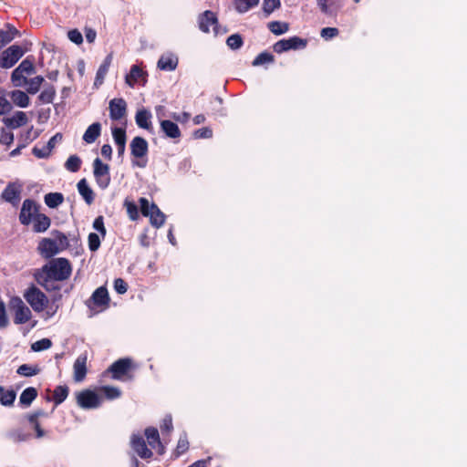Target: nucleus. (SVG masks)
I'll return each mask as SVG.
<instances>
[{"instance_id":"nucleus-1","label":"nucleus","mask_w":467,"mask_h":467,"mask_svg":"<svg viewBox=\"0 0 467 467\" xmlns=\"http://www.w3.org/2000/svg\"><path fill=\"white\" fill-rule=\"evenodd\" d=\"M72 273V267L69 261L66 258H54L47 262L39 269L35 278L36 282L47 290H53L54 281H65L69 278Z\"/></svg>"},{"instance_id":"nucleus-2","label":"nucleus","mask_w":467,"mask_h":467,"mask_svg":"<svg viewBox=\"0 0 467 467\" xmlns=\"http://www.w3.org/2000/svg\"><path fill=\"white\" fill-rule=\"evenodd\" d=\"M24 298L36 313H42L45 320L52 318L59 308V305L53 301L49 304L47 296L39 288L31 285L24 292Z\"/></svg>"},{"instance_id":"nucleus-3","label":"nucleus","mask_w":467,"mask_h":467,"mask_svg":"<svg viewBox=\"0 0 467 467\" xmlns=\"http://www.w3.org/2000/svg\"><path fill=\"white\" fill-rule=\"evenodd\" d=\"M36 68L32 61L24 59L11 74V81L14 87L22 88L27 83V76L35 73Z\"/></svg>"},{"instance_id":"nucleus-4","label":"nucleus","mask_w":467,"mask_h":467,"mask_svg":"<svg viewBox=\"0 0 467 467\" xmlns=\"http://www.w3.org/2000/svg\"><path fill=\"white\" fill-rule=\"evenodd\" d=\"M140 211L144 216L150 217V223L160 228L165 222V214L159 209L155 203H150L142 197L140 199Z\"/></svg>"},{"instance_id":"nucleus-5","label":"nucleus","mask_w":467,"mask_h":467,"mask_svg":"<svg viewBox=\"0 0 467 467\" xmlns=\"http://www.w3.org/2000/svg\"><path fill=\"white\" fill-rule=\"evenodd\" d=\"M9 307L14 313V322L16 324H25L32 317L30 308L18 296H14L10 299Z\"/></svg>"},{"instance_id":"nucleus-6","label":"nucleus","mask_w":467,"mask_h":467,"mask_svg":"<svg viewBox=\"0 0 467 467\" xmlns=\"http://www.w3.org/2000/svg\"><path fill=\"white\" fill-rule=\"evenodd\" d=\"M130 147L131 155L137 159V161H133V165H136L140 168L146 167L147 161H142L141 159L144 158L148 153L149 145L147 140L142 137L137 136L133 138Z\"/></svg>"},{"instance_id":"nucleus-7","label":"nucleus","mask_w":467,"mask_h":467,"mask_svg":"<svg viewBox=\"0 0 467 467\" xmlns=\"http://www.w3.org/2000/svg\"><path fill=\"white\" fill-rule=\"evenodd\" d=\"M78 405L84 410H92L99 408L103 399L95 391L85 389L78 392L76 395Z\"/></svg>"},{"instance_id":"nucleus-8","label":"nucleus","mask_w":467,"mask_h":467,"mask_svg":"<svg viewBox=\"0 0 467 467\" xmlns=\"http://www.w3.org/2000/svg\"><path fill=\"white\" fill-rule=\"evenodd\" d=\"M25 51L20 46L13 45L4 50L0 56V67H12L24 55Z\"/></svg>"},{"instance_id":"nucleus-9","label":"nucleus","mask_w":467,"mask_h":467,"mask_svg":"<svg viewBox=\"0 0 467 467\" xmlns=\"http://www.w3.org/2000/svg\"><path fill=\"white\" fill-rule=\"evenodd\" d=\"M94 177L99 188L106 189L110 182L109 167L97 158L93 162Z\"/></svg>"},{"instance_id":"nucleus-10","label":"nucleus","mask_w":467,"mask_h":467,"mask_svg":"<svg viewBox=\"0 0 467 467\" xmlns=\"http://www.w3.org/2000/svg\"><path fill=\"white\" fill-rule=\"evenodd\" d=\"M39 205L31 199L23 202L19 213V221L24 225H29L35 216L39 213Z\"/></svg>"},{"instance_id":"nucleus-11","label":"nucleus","mask_w":467,"mask_h":467,"mask_svg":"<svg viewBox=\"0 0 467 467\" xmlns=\"http://www.w3.org/2000/svg\"><path fill=\"white\" fill-rule=\"evenodd\" d=\"M109 294L108 290L100 286L97 288L94 293L92 294L91 298L88 302V306L94 312H99V310H97L96 308L104 309L109 306Z\"/></svg>"},{"instance_id":"nucleus-12","label":"nucleus","mask_w":467,"mask_h":467,"mask_svg":"<svg viewBox=\"0 0 467 467\" xmlns=\"http://www.w3.org/2000/svg\"><path fill=\"white\" fill-rule=\"evenodd\" d=\"M22 189L23 185L21 183L17 182H10L2 192L1 198L5 202H9L14 206H16L21 200Z\"/></svg>"},{"instance_id":"nucleus-13","label":"nucleus","mask_w":467,"mask_h":467,"mask_svg":"<svg viewBox=\"0 0 467 467\" xmlns=\"http://www.w3.org/2000/svg\"><path fill=\"white\" fill-rule=\"evenodd\" d=\"M109 110L112 120H120L127 116V103L121 98H115L109 102Z\"/></svg>"},{"instance_id":"nucleus-14","label":"nucleus","mask_w":467,"mask_h":467,"mask_svg":"<svg viewBox=\"0 0 467 467\" xmlns=\"http://www.w3.org/2000/svg\"><path fill=\"white\" fill-rule=\"evenodd\" d=\"M199 28L204 32L209 33L210 27L213 28V32L215 36L220 34L218 25H217V17L214 13L211 11H205L199 16Z\"/></svg>"},{"instance_id":"nucleus-15","label":"nucleus","mask_w":467,"mask_h":467,"mask_svg":"<svg viewBox=\"0 0 467 467\" xmlns=\"http://www.w3.org/2000/svg\"><path fill=\"white\" fill-rule=\"evenodd\" d=\"M306 41L298 37L293 36L288 39H282L277 41L274 45V50L276 53H282L290 49H296L299 47H304L306 46Z\"/></svg>"},{"instance_id":"nucleus-16","label":"nucleus","mask_w":467,"mask_h":467,"mask_svg":"<svg viewBox=\"0 0 467 467\" xmlns=\"http://www.w3.org/2000/svg\"><path fill=\"white\" fill-rule=\"evenodd\" d=\"M37 250L43 257L50 258L57 254L60 251V248L57 240L43 238L38 244Z\"/></svg>"},{"instance_id":"nucleus-17","label":"nucleus","mask_w":467,"mask_h":467,"mask_svg":"<svg viewBox=\"0 0 467 467\" xmlns=\"http://www.w3.org/2000/svg\"><path fill=\"white\" fill-rule=\"evenodd\" d=\"M131 447L134 451L142 459H149L152 452L147 448L144 439L138 434H133L130 440Z\"/></svg>"},{"instance_id":"nucleus-18","label":"nucleus","mask_w":467,"mask_h":467,"mask_svg":"<svg viewBox=\"0 0 467 467\" xmlns=\"http://www.w3.org/2000/svg\"><path fill=\"white\" fill-rule=\"evenodd\" d=\"M87 354L79 355L73 365V378L76 382L84 380L87 374Z\"/></svg>"},{"instance_id":"nucleus-19","label":"nucleus","mask_w":467,"mask_h":467,"mask_svg":"<svg viewBox=\"0 0 467 467\" xmlns=\"http://www.w3.org/2000/svg\"><path fill=\"white\" fill-rule=\"evenodd\" d=\"M130 365L131 361L129 358H122L114 362L109 368V371L112 373V378L114 379H121L130 369Z\"/></svg>"},{"instance_id":"nucleus-20","label":"nucleus","mask_w":467,"mask_h":467,"mask_svg":"<svg viewBox=\"0 0 467 467\" xmlns=\"http://www.w3.org/2000/svg\"><path fill=\"white\" fill-rule=\"evenodd\" d=\"M145 436L151 449L156 450L160 454L164 452V448L160 441V435L157 429L152 427L147 428L145 430Z\"/></svg>"},{"instance_id":"nucleus-21","label":"nucleus","mask_w":467,"mask_h":467,"mask_svg":"<svg viewBox=\"0 0 467 467\" xmlns=\"http://www.w3.org/2000/svg\"><path fill=\"white\" fill-rule=\"evenodd\" d=\"M178 57L172 53L163 54L159 61L158 67L164 71H173L178 66Z\"/></svg>"},{"instance_id":"nucleus-22","label":"nucleus","mask_w":467,"mask_h":467,"mask_svg":"<svg viewBox=\"0 0 467 467\" xmlns=\"http://www.w3.org/2000/svg\"><path fill=\"white\" fill-rule=\"evenodd\" d=\"M160 125L161 131L166 137L170 139H178L181 137V130L175 122L167 119H161Z\"/></svg>"},{"instance_id":"nucleus-23","label":"nucleus","mask_w":467,"mask_h":467,"mask_svg":"<svg viewBox=\"0 0 467 467\" xmlns=\"http://www.w3.org/2000/svg\"><path fill=\"white\" fill-rule=\"evenodd\" d=\"M28 122L26 113L24 111H16L12 116L5 119V123L10 129H17Z\"/></svg>"},{"instance_id":"nucleus-24","label":"nucleus","mask_w":467,"mask_h":467,"mask_svg":"<svg viewBox=\"0 0 467 467\" xmlns=\"http://www.w3.org/2000/svg\"><path fill=\"white\" fill-rule=\"evenodd\" d=\"M151 113L146 109H140L136 112L135 121L136 124L144 130H150L151 126Z\"/></svg>"},{"instance_id":"nucleus-25","label":"nucleus","mask_w":467,"mask_h":467,"mask_svg":"<svg viewBox=\"0 0 467 467\" xmlns=\"http://www.w3.org/2000/svg\"><path fill=\"white\" fill-rule=\"evenodd\" d=\"M11 101L19 108H27L30 104V98L27 93L20 89H15L8 93Z\"/></svg>"},{"instance_id":"nucleus-26","label":"nucleus","mask_w":467,"mask_h":467,"mask_svg":"<svg viewBox=\"0 0 467 467\" xmlns=\"http://www.w3.org/2000/svg\"><path fill=\"white\" fill-rule=\"evenodd\" d=\"M317 5L321 12L326 15L336 14L342 6L341 0H317Z\"/></svg>"},{"instance_id":"nucleus-27","label":"nucleus","mask_w":467,"mask_h":467,"mask_svg":"<svg viewBox=\"0 0 467 467\" xmlns=\"http://www.w3.org/2000/svg\"><path fill=\"white\" fill-rule=\"evenodd\" d=\"M111 62H112V56L108 55L106 57V58L104 59V61L102 62V64L99 66V67L97 71V74H96L95 81H94V86L96 88H99L104 82L105 77L107 76V74L109 72Z\"/></svg>"},{"instance_id":"nucleus-28","label":"nucleus","mask_w":467,"mask_h":467,"mask_svg":"<svg viewBox=\"0 0 467 467\" xmlns=\"http://www.w3.org/2000/svg\"><path fill=\"white\" fill-rule=\"evenodd\" d=\"M31 223H33L34 232L44 233L50 227L51 221L46 214L38 213Z\"/></svg>"},{"instance_id":"nucleus-29","label":"nucleus","mask_w":467,"mask_h":467,"mask_svg":"<svg viewBox=\"0 0 467 467\" xmlns=\"http://www.w3.org/2000/svg\"><path fill=\"white\" fill-rule=\"evenodd\" d=\"M101 133V125L99 122H95L88 127L86 131L83 134V140L91 144L96 141V140L100 136Z\"/></svg>"},{"instance_id":"nucleus-30","label":"nucleus","mask_w":467,"mask_h":467,"mask_svg":"<svg viewBox=\"0 0 467 467\" xmlns=\"http://www.w3.org/2000/svg\"><path fill=\"white\" fill-rule=\"evenodd\" d=\"M78 191L88 204L94 202V192L88 184L86 179H82L78 182Z\"/></svg>"},{"instance_id":"nucleus-31","label":"nucleus","mask_w":467,"mask_h":467,"mask_svg":"<svg viewBox=\"0 0 467 467\" xmlns=\"http://www.w3.org/2000/svg\"><path fill=\"white\" fill-rule=\"evenodd\" d=\"M6 436L13 443L26 442L31 438V434L29 432L25 431L20 428L11 430Z\"/></svg>"},{"instance_id":"nucleus-32","label":"nucleus","mask_w":467,"mask_h":467,"mask_svg":"<svg viewBox=\"0 0 467 467\" xmlns=\"http://www.w3.org/2000/svg\"><path fill=\"white\" fill-rule=\"evenodd\" d=\"M144 76L143 70L137 65H133L130 73L125 78V82L130 88H133L140 78Z\"/></svg>"},{"instance_id":"nucleus-33","label":"nucleus","mask_w":467,"mask_h":467,"mask_svg":"<svg viewBox=\"0 0 467 467\" xmlns=\"http://www.w3.org/2000/svg\"><path fill=\"white\" fill-rule=\"evenodd\" d=\"M17 34L18 31L9 25L7 26V30L0 29V49L10 43Z\"/></svg>"},{"instance_id":"nucleus-34","label":"nucleus","mask_w":467,"mask_h":467,"mask_svg":"<svg viewBox=\"0 0 467 467\" xmlns=\"http://www.w3.org/2000/svg\"><path fill=\"white\" fill-rule=\"evenodd\" d=\"M37 392L35 388L29 387L23 390L19 397V402L28 407L33 402V400L36 398Z\"/></svg>"},{"instance_id":"nucleus-35","label":"nucleus","mask_w":467,"mask_h":467,"mask_svg":"<svg viewBox=\"0 0 467 467\" xmlns=\"http://www.w3.org/2000/svg\"><path fill=\"white\" fill-rule=\"evenodd\" d=\"M56 96V89L53 86L49 85L45 87L40 95L38 96V99L43 104L52 103L54 98Z\"/></svg>"},{"instance_id":"nucleus-36","label":"nucleus","mask_w":467,"mask_h":467,"mask_svg":"<svg viewBox=\"0 0 467 467\" xmlns=\"http://www.w3.org/2000/svg\"><path fill=\"white\" fill-rule=\"evenodd\" d=\"M64 201L62 193L50 192L45 195V203L50 208H56Z\"/></svg>"},{"instance_id":"nucleus-37","label":"nucleus","mask_w":467,"mask_h":467,"mask_svg":"<svg viewBox=\"0 0 467 467\" xmlns=\"http://www.w3.org/2000/svg\"><path fill=\"white\" fill-rule=\"evenodd\" d=\"M44 78L42 76H36L35 78H32L30 79H27V88L26 92L28 94H36L39 91L41 85L44 82Z\"/></svg>"},{"instance_id":"nucleus-38","label":"nucleus","mask_w":467,"mask_h":467,"mask_svg":"<svg viewBox=\"0 0 467 467\" xmlns=\"http://www.w3.org/2000/svg\"><path fill=\"white\" fill-rule=\"evenodd\" d=\"M40 370L37 365L23 364L17 368V373L24 377H32L37 375Z\"/></svg>"},{"instance_id":"nucleus-39","label":"nucleus","mask_w":467,"mask_h":467,"mask_svg":"<svg viewBox=\"0 0 467 467\" xmlns=\"http://www.w3.org/2000/svg\"><path fill=\"white\" fill-rule=\"evenodd\" d=\"M16 397V394L13 389L5 390L3 387V391L0 394V403L5 407L12 406L15 402Z\"/></svg>"},{"instance_id":"nucleus-40","label":"nucleus","mask_w":467,"mask_h":467,"mask_svg":"<svg viewBox=\"0 0 467 467\" xmlns=\"http://www.w3.org/2000/svg\"><path fill=\"white\" fill-rule=\"evenodd\" d=\"M268 28L273 34L279 36L286 33L289 26L285 22L273 21L268 24Z\"/></svg>"},{"instance_id":"nucleus-41","label":"nucleus","mask_w":467,"mask_h":467,"mask_svg":"<svg viewBox=\"0 0 467 467\" xmlns=\"http://www.w3.org/2000/svg\"><path fill=\"white\" fill-rule=\"evenodd\" d=\"M258 3L259 0H234V6L239 13H245Z\"/></svg>"},{"instance_id":"nucleus-42","label":"nucleus","mask_w":467,"mask_h":467,"mask_svg":"<svg viewBox=\"0 0 467 467\" xmlns=\"http://www.w3.org/2000/svg\"><path fill=\"white\" fill-rule=\"evenodd\" d=\"M111 133L114 140V142L117 145L126 144L127 136L125 129L119 127H112Z\"/></svg>"},{"instance_id":"nucleus-43","label":"nucleus","mask_w":467,"mask_h":467,"mask_svg":"<svg viewBox=\"0 0 467 467\" xmlns=\"http://www.w3.org/2000/svg\"><path fill=\"white\" fill-rule=\"evenodd\" d=\"M68 395V388L66 386H57L54 390L53 399L56 405L62 403Z\"/></svg>"},{"instance_id":"nucleus-44","label":"nucleus","mask_w":467,"mask_h":467,"mask_svg":"<svg viewBox=\"0 0 467 467\" xmlns=\"http://www.w3.org/2000/svg\"><path fill=\"white\" fill-rule=\"evenodd\" d=\"M81 160L77 155H71L66 161L65 167L67 171L76 172L80 169Z\"/></svg>"},{"instance_id":"nucleus-45","label":"nucleus","mask_w":467,"mask_h":467,"mask_svg":"<svg viewBox=\"0 0 467 467\" xmlns=\"http://www.w3.org/2000/svg\"><path fill=\"white\" fill-rule=\"evenodd\" d=\"M108 400H115L120 397L121 391L117 387L104 386L100 389Z\"/></svg>"},{"instance_id":"nucleus-46","label":"nucleus","mask_w":467,"mask_h":467,"mask_svg":"<svg viewBox=\"0 0 467 467\" xmlns=\"http://www.w3.org/2000/svg\"><path fill=\"white\" fill-rule=\"evenodd\" d=\"M274 56L267 52L260 53L253 61L254 67L263 66L265 64L272 63Z\"/></svg>"},{"instance_id":"nucleus-47","label":"nucleus","mask_w":467,"mask_h":467,"mask_svg":"<svg viewBox=\"0 0 467 467\" xmlns=\"http://www.w3.org/2000/svg\"><path fill=\"white\" fill-rule=\"evenodd\" d=\"M226 44L231 49H238L243 45V39L240 35L234 34L227 38Z\"/></svg>"},{"instance_id":"nucleus-48","label":"nucleus","mask_w":467,"mask_h":467,"mask_svg":"<svg viewBox=\"0 0 467 467\" xmlns=\"http://www.w3.org/2000/svg\"><path fill=\"white\" fill-rule=\"evenodd\" d=\"M52 346V342L48 338H42L32 344L31 348L34 351H42L48 349Z\"/></svg>"},{"instance_id":"nucleus-49","label":"nucleus","mask_w":467,"mask_h":467,"mask_svg":"<svg viewBox=\"0 0 467 467\" xmlns=\"http://www.w3.org/2000/svg\"><path fill=\"white\" fill-rule=\"evenodd\" d=\"M280 6V0H264L263 10L268 16Z\"/></svg>"},{"instance_id":"nucleus-50","label":"nucleus","mask_w":467,"mask_h":467,"mask_svg":"<svg viewBox=\"0 0 467 467\" xmlns=\"http://www.w3.org/2000/svg\"><path fill=\"white\" fill-rule=\"evenodd\" d=\"M100 246V238L95 233H90L88 234V248L91 251H97Z\"/></svg>"},{"instance_id":"nucleus-51","label":"nucleus","mask_w":467,"mask_h":467,"mask_svg":"<svg viewBox=\"0 0 467 467\" xmlns=\"http://www.w3.org/2000/svg\"><path fill=\"white\" fill-rule=\"evenodd\" d=\"M67 36L71 42H73L77 45H79L83 42L82 34L77 29H72V30L68 31Z\"/></svg>"},{"instance_id":"nucleus-52","label":"nucleus","mask_w":467,"mask_h":467,"mask_svg":"<svg viewBox=\"0 0 467 467\" xmlns=\"http://www.w3.org/2000/svg\"><path fill=\"white\" fill-rule=\"evenodd\" d=\"M188 448H189V442H188L186 435L181 436L178 441V444H177V448H176L177 453L182 454V453L185 452L188 450Z\"/></svg>"},{"instance_id":"nucleus-53","label":"nucleus","mask_w":467,"mask_h":467,"mask_svg":"<svg viewBox=\"0 0 467 467\" xmlns=\"http://www.w3.org/2000/svg\"><path fill=\"white\" fill-rule=\"evenodd\" d=\"M93 228L96 231H98L99 233H100L102 237H105V235H106V229H105V226H104V221H103V217L102 216H98L94 220V222H93Z\"/></svg>"},{"instance_id":"nucleus-54","label":"nucleus","mask_w":467,"mask_h":467,"mask_svg":"<svg viewBox=\"0 0 467 467\" xmlns=\"http://www.w3.org/2000/svg\"><path fill=\"white\" fill-rule=\"evenodd\" d=\"M338 30L336 27H325L321 30V36L327 40L331 39L337 36Z\"/></svg>"},{"instance_id":"nucleus-55","label":"nucleus","mask_w":467,"mask_h":467,"mask_svg":"<svg viewBox=\"0 0 467 467\" xmlns=\"http://www.w3.org/2000/svg\"><path fill=\"white\" fill-rule=\"evenodd\" d=\"M114 288L118 294L123 295L127 292L128 285L121 278H117L114 282Z\"/></svg>"},{"instance_id":"nucleus-56","label":"nucleus","mask_w":467,"mask_h":467,"mask_svg":"<svg viewBox=\"0 0 467 467\" xmlns=\"http://www.w3.org/2000/svg\"><path fill=\"white\" fill-rule=\"evenodd\" d=\"M14 140V135L11 131L2 130L0 135V143L5 145H10Z\"/></svg>"},{"instance_id":"nucleus-57","label":"nucleus","mask_w":467,"mask_h":467,"mask_svg":"<svg viewBox=\"0 0 467 467\" xmlns=\"http://www.w3.org/2000/svg\"><path fill=\"white\" fill-rule=\"evenodd\" d=\"M12 109L11 103L5 97H0V115L5 114Z\"/></svg>"},{"instance_id":"nucleus-58","label":"nucleus","mask_w":467,"mask_h":467,"mask_svg":"<svg viewBox=\"0 0 467 467\" xmlns=\"http://www.w3.org/2000/svg\"><path fill=\"white\" fill-rule=\"evenodd\" d=\"M213 136V131L209 128H202L194 132L195 138L209 139Z\"/></svg>"},{"instance_id":"nucleus-59","label":"nucleus","mask_w":467,"mask_h":467,"mask_svg":"<svg viewBox=\"0 0 467 467\" xmlns=\"http://www.w3.org/2000/svg\"><path fill=\"white\" fill-rule=\"evenodd\" d=\"M50 150H51L47 146V147H43L41 149H39L37 147H35L33 149V153L37 158H46V157H47L49 155Z\"/></svg>"},{"instance_id":"nucleus-60","label":"nucleus","mask_w":467,"mask_h":467,"mask_svg":"<svg viewBox=\"0 0 467 467\" xmlns=\"http://www.w3.org/2000/svg\"><path fill=\"white\" fill-rule=\"evenodd\" d=\"M126 206H127V212L130 215V218L131 220H136L137 217H138V209H137V206L132 203V202H126Z\"/></svg>"},{"instance_id":"nucleus-61","label":"nucleus","mask_w":467,"mask_h":467,"mask_svg":"<svg viewBox=\"0 0 467 467\" xmlns=\"http://www.w3.org/2000/svg\"><path fill=\"white\" fill-rule=\"evenodd\" d=\"M161 428L162 432L163 431H167V432L171 431L173 427H172V419H171V415H167L163 419Z\"/></svg>"},{"instance_id":"nucleus-62","label":"nucleus","mask_w":467,"mask_h":467,"mask_svg":"<svg viewBox=\"0 0 467 467\" xmlns=\"http://www.w3.org/2000/svg\"><path fill=\"white\" fill-rule=\"evenodd\" d=\"M8 324L6 317L5 306L3 302H0V327H5Z\"/></svg>"},{"instance_id":"nucleus-63","label":"nucleus","mask_w":467,"mask_h":467,"mask_svg":"<svg viewBox=\"0 0 467 467\" xmlns=\"http://www.w3.org/2000/svg\"><path fill=\"white\" fill-rule=\"evenodd\" d=\"M33 429L36 431V439H41L47 435V431L41 428V426L38 422H36V424L33 426Z\"/></svg>"},{"instance_id":"nucleus-64","label":"nucleus","mask_w":467,"mask_h":467,"mask_svg":"<svg viewBox=\"0 0 467 467\" xmlns=\"http://www.w3.org/2000/svg\"><path fill=\"white\" fill-rule=\"evenodd\" d=\"M101 154L108 158V159H110L111 158V155H112V148L110 145L109 144H104L102 147H101Z\"/></svg>"}]
</instances>
